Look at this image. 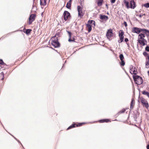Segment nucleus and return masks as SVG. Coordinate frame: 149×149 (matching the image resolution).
I'll list each match as a JSON object with an SVG mask.
<instances>
[{"label": "nucleus", "instance_id": "obj_1", "mask_svg": "<svg viewBox=\"0 0 149 149\" xmlns=\"http://www.w3.org/2000/svg\"><path fill=\"white\" fill-rule=\"evenodd\" d=\"M124 3L127 8H130L132 9L136 7V4L134 0H130V6H129V3L126 1H124Z\"/></svg>", "mask_w": 149, "mask_h": 149}, {"label": "nucleus", "instance_id": "obj_2", "mask_svg": "<svg viewBox=\"0 0 149 149\" xmlns=\"http://www.w3.org/2000/svg\"><path fill=\"white\" fill-rule=\"evenodd\" d=\"M133 77L135 83L137 85H140L143 83V81L142 78L139 76L134 75Z\"/></svg>", "mask_w": 149, "mask_h": 149}, {"label": "nucleus", "instance_id": "obj_3", "mask_svg": "<svg viewBox=\"0 0 149 149\" xmlns=\"http://www.w3.org/2000/svg\"><path fill=\"white\" fill-rule=\"evenodd\" d=\"M51 44L55 48L59 47L60 46V44L58 42L57 38H56V39L52 41Z\"/></svg>", "mask_w": 149, "mask_h": 149}, {"label": "nucleus", "instance_id": "obj_4", "mask_svg": "<svg viewBox=\"0 0 149 149\" xmlns=\"http://www.w3.org/2000/svg\"><path fill=\"white\" fill-rule=\"evenodd\" d=\"M144 29H141L137 27H134L132 30V32L137 34L140 33L141 31L143 32Z\"/></svg>", "mask_w": 149, "mask_h": 149}, {"label": "nucleus", "instance_id": "obj_5", "mask_svg": "<svg viewBox=\"0 0 149 149\" xmlns=\"http://www.w3.org/2000/svg\"><path fill=\"white\" fill-rule=\"evenodd\" d=\"M120 33H119V36L120 38V40H118V42L120 43L122 42L123 40L124 37L123 36L124 32L122 30H120Z\"/></svg>", "mask_w": 149, "mask_h": 149}, {"label": "nucleus", "instance_id": "obj_6", "mask_svg": "<svg viewBox=\"0 0 149 149\" xmlns=\"http://www.w3.org/2000/svg\"><path fill=\"white\" fill-rule=\"evenodd\" d=\"M77 10L78 12V16L81 18L83 15V13L82 8L79 6H78L77 7Z\"/></svg>", "mask_w": 149, "mask_h": 149}, {"label": "nucleus", "instance_id": "obj_7", "mask_svg": "<svg viewBox=\"0 0 149 149\" xmlns=\"http://www.w3.org/2000/svg\"><path fill=\"white\" fill-rule=\"evenodd\" d=\"M130 72L131 74L136 75L137 73V69L135 67H134L132 65H131L130 66Z\"/></svg>", "mask_w": 149, "mask_h": 149}, {"label": "nucleus", "instance_id": "obj_8", "mask_svg": "<svg viewBox=\"0 0 149 149\" xmlns=\"http://www.w3.org/2000/svg\"><path fill=\"white\" fill-rule=\"evenodd\" d=\"M64 19L66 21L68 19V17L70 16V13L68 11H65L63 14Z\"/></svg>", "mask_w": 149, "mask_h": 149}, {"label": "nucleus", "instance_id": "obj_9", "mask_svg": "<svg viewBox=\"0 0 149 149\" xmlns=\"http://www.w3.org/2000/svg\"><path fill=\"white\" fill-rule=\"evenodd\" d=\"M36 17V15L35 14H33L31 15L29 18V24H31L32 22L34 21L35 19V17Z\"/></svg>", "mask_w": 149, "mask_h": 149}, {"label": "nucleus", "instance_id": "obj_10", "mask_svg": "<svg viewBox=\"0 0 149 149\" xmlns=\"http://www.w3.org/2000/svg\"><path fill=\"white\" fill-rule=\"evenodd\" d=\"M107 36L108 39L109 38L113 36L112 30L111 29L108 30L106 34Z\"/></svg>", "mask_w": 149, "mask_h": 149}, {"label": "nucleus", "instance_id": "obj_11", "mask_svg": "<svg viewBox=\"0 0 149 149\" xmlns=\"http://www.w3.org/2000/svg\"><path fill=\"white\" fill-rule=\"evenodd\" d=\"M138 41L141 45L143 46L145 45H146L145 42H147V41L145 39L141 40L138 39Z\"/></svg>", "mask_w": 149, "mask_h": 149}, {"label": "nucleus", "instance_id": "obj_12", "mask_svg": "<svg viewBox=\"0 0 149 149\" xmlns=\"http://www.w3.org/2000/svg\"><path fill=\"white\" fill-rule=\"evenodd\" d=\"M141 102L143 106L147 109L149 107L148 104L146 101L145 100H141Z\"/></svg>", "mask_w": 149, "mask_h": 149}, {"label": "nucleus", "instance_id": "obj_13", "mask_svg": "<svg viewBox=\"0 0 149 149\" xmlns=\"http://www.w3.org/2000/svg\"><path fill=\"white\" fill-rule=\"evenodd\" d=\"M100 19L105 21H107L108 19V17L105 15H100Z\"/></svg>", "mask_w": 149, "mask_h": 149}, {"label": "nucleus", "instance_id": "obj_14", "mask_svg": "<svg viewBox=\"0 0 149 149\" xmlns=\"http://www.w3.org/2000/svg\"><path fill=\"white\" fill-rule=\"evenodd\" d=\"M72 1V0H70L67 3L66 6V7L67 8L69 9H70Z\"/></svg>", "mask_w": 149, "mask_h": 149}, {"label": "nucleus", "instance_id": "obj_15", "mask_svg": "<svg viewBox=\"0 0 149 149\" xmlns=\"http://www.w3.org/2000/svg\"><path fill=\"white\" fill-rule=\"evenodd\" d=\"M134 99H132L130 103V110L131 111L133 108V106L134 104Z\"/></svg>", "mask_w": 149, "mask_h": 149}, {"label": "nucleus", "instance_id": "obj_16", "mask_svg": "<svg viewBox=\"0 0 149 149\" xmlns=\"http://www.w3.org/2000/svg\"><path fill=\"white\" fill-rule=\"evenodd\" d=\"M139 39L141 40H143L144 39L145 36L144 34L142 33H140L139 35ZM139 39V38H138Z\"/></svg>", "mask_w": 149, "mask_h": 149}, {"label": "nucleus", "instance_id": "obj_17", "mask_svg": "<svg viewBox=\"0 0 149 149\" xmlns=\"http://www.w3.org/2000/svg\"><path fill=\"white\" fill-rule=\"evenodd\" d=\"M86 27L88 28V32H90L91 30H92V27L91 26V24H86Z\"/></svg>", "mask_w": 149, "mask_h": 149}, {"label": "nucleus", "instance_id": "obj_18", "mask_svg": "<svg viewBox=\"0 0 149 149\" xmlns=\"http://www.w3.org/2000/svg\"><path fill=\"white\" fill-rule=\"evenodd\" d=\"M46 0H40V4L41 6H45L46 5Z\"/></svg>", "mask_w": 149, "mask_h": 149}, {"label": "nucleus", "instance_id": "obj_19", "mask_svg": "<svg viewBox=\"0 0 149 149\" xmlns=\"http://www.w3.org/2000/svg\"><path fill=\"white\" fill-rule=\"evenodd\" d=\"M143 33H145L147 36L148 37L149 36V30H147L145 29H143Z\"/></svg>", "mask_w": 149, "mask_h": 149}, {"label": "nucleus", "instance_id": "obj_20", "mask_svg": "<svg viewBox=\"0 0 149 149\" xmlns=\"http://www.w3.org/2000/svg\"><path fill=\"white\" fill-rule=\"evenodd\" d=\"M142 93L144 95H147L149 98V93L148 92L144 91L142 92Z\"/></svg>", "mask_w": 149, "mask_h": 149}, {"label": "nucleus", "instance_id": "obj_21", "mask_svg": "<svg viewBox=\"0 0 149 149\" xmlns=\"http://www.w3.org/2000/svg\"><path fill=\"white\" fill-rule=\"evenodd\" d=\"M110 121L108 119H102L99 120V122L100 123H103L104 122H108Z\"/></svg>", "mask_w": 149, "mask_h": 149}, {"label": "nucleus", "instance_id": "obj_22", "mask_svg": "<svg viewBox=\"0 0 149 149\" xmlns=\"http://www.w3.org/2000/svg\"><path fill=\"white\" fill-rule=\"evenodd\" d=\"M103 0H99L97 1V4L99 6H100L102 5Z\"/></svg>", "mask_w": 149, "mask_h": 149}, {"label": "nucleus", "instance_id": "obj_23", "mask_svg": "<svg viewBox=\"0 0 149 149\" xmlns=\"http://www.w3.org/2000/svg\"><path fill=\"white\" fill-rule=\"evenodd\" d=\"M69 38L68 39V41L70 42L74 41L75 39L74 38H71V35L69 36Z\"/></svg>", "mask_w": 149, "mask_h": 149}, {"label": "nucleus", "instance_id": "obj_24", "mask_svg": "<svg viewBox=\"0 0 149 149\" xmlns=\"http://www.w3.org/2000/svg\"><path fill=\"white\" fill-rule=\"evenodd\" d=\"M87 24H93L95 25V21L93 20H89L88 21V23Z\"/></svg>", "mask_w": 149, "mask_h": 149}, {"label": "nucleus", "instance_id": "obj_25", "mask_svg": "<svg viewBox=\"0 0 149 149\" xmlns=\"http://www.w3.org/2000/svg\"><path fill=\"white\" fill-rule=\"evenodd\" d=\"M75 124H73L70 126L67 129V130H69V129H71L72 128H74L75 127Z\"/></svg>", "mask_w": 149, "mask_h": 149}, {"label": "nucleus", "instance_id": "obj_26", "mask_svg": "<svg viewBox=\"0 0 149 149\" xmlns=\"http://www.w3.org/2000/svg\"><path fill=\"white\" fill-rule=\"evenodd\" d=\"M36 7L35 6L34 4L33 5L31 10L32 11H36Z\"/></svg>", "mask_w": 149, "mask_h": 149}, {"label": "nucleus", "instance_id": "obj_27", "mask_svg": "<svg viewBox=\"0 0 149 149\" xmlns=\"http://www.w3.org/2000/svg\"><path fill=\"white\" fill-rule=\"evenodd\" d=\"M31 29H27L25 31V33L27 34H29L31 32Z\"/></svg>", "mask_w": 149, "mask_h": 149}, {"label": "nucleus", "instance_id": "obj_28", "mask_svg": "<svg viewBox=\"0 0 149 149\" xmlns=\"http://www.w3.org/2000/svg\"><path fill=\"white\" fill-rule=\"evenodd\" d=\"M127 109H128V108H127L126 109H122L119 112V113H124L125 111Z\"/></svg>", "mask_w": 149, "mask_h": 149}, {"label": "nucleus", "instance_id": "obj_29", "mask_svg": "<svg viewBox=\"0 0 149 149\" xmlns=\"http://www.w3.org/2000/svg\"><path fill=\"white\" fill-rule=\"evenodd\" d=\"M119 57L121 60H123L124 57L123 55L122 54H120L119 56Z\"/></svg>", "mask_w": 149, "mask_h": 149}, {"label": "nucleus", "instance_id": "obj_30", "mask_svg": "<svg viewBox=\"0 0 149 149\" xmlns=\"http://www.w3.org/2000/svg\"><path fill=\"white\" fill-rule=\"evenodd\" d=\"M144 6L147 8H149V3H147L143 5Z\"/></svg>", "mask_w": 149, "mask_h": 149}, {"label": "nucleus", "instance_id": "obj_31", "mask_svg": "<svg viewBox=\"0 0 149 149\" xmlns=\"http://www.w3.org/2000/svg\"><path fill=\"white\" fill-rule=\"evenodd\" d=\"M121 62L120 63L121 65L124 66L125 64V63L123 60H121Z\"/></svg>", "mask_w": 149, "mask_h": 149}, {"label": "nucleus", "instance_id": "obj_32", "mask_svg": "<svg viewBox=\"0 0 149 149\" xmlns=\"http://www.w3.org/2000/svg\"><path fill=\"white\" fill-rule=\"evenodd\" d=\"M0 64L2 65H5V63L3 62V60L1 59H0Z\"/></svg>", "mask_w": 149, "mask_h": 149}, {"label": "nucleus", "instance_id": "obj_33", "mask_svg": "<svg viewBox=\"0 0 149 149\" xmlns=\"http://www.w3.org/2000/svg\"><path fill=\"white\" fill-rule=\"evenodd\" d=\"M145 50L147 52H149V46H147L145 48Z\"/></svg>", "mask_w": 149, "mask_h": 149}, {"label": "nucleus", "instance_id": "obj_34", "mask_svg": "<svg viewBox=\"0 0 149 149\" xmlns=\"http://www.w3.org/2000/svg\"><path fill=\"white\" fill-rule=\"evenodd\" d=\"M84 123H79L78 125H77L76 126L77 127L78 126H81L83 124H84Z\"/></svg>", "mask_w": 149, "mask_h": 149}, {"label": "nucleus", "instance_id": "obj_35", "mask_svg": "<svg viewBox=\"0 0 149 149\" xmlns=\"http://www.w3.org/2000/svg\"><path fill=\"white\" fill-rule=\"evenodd\" d=\"M1 75L2 76V78L1 79V80H3L4 78L3 73L2 72V73L1 74Z\"/></svg>", "mask_w": 149, "mask_h": 149}, {"label": "nucleus", "instance_id": "obj_36", "mask_svg": "<svg viewBox=\"0 0 149 149\" xmlns=\"http://www.w3.org/2000/svg\"><path fill=\"white\" fill-rule=\"evenodd\" d=\"M143 55L144 56H148V53H147L146 52H143Z\"/></svg>", "mask_w": 149, "mask_h": 149}, {"label": "nucleus", "instance_id": "obj_37", "mask_svg": "<svg viewBox=\"0 0 149 149\" xmlns=\"http://www.w3.org/2000/svg\"><path fill=\"white\" fill-rule=\"evenodd\" d=\"M146 68H148L149 67V63H146Z\"/></svg>", "mask_w": 149, "mask_h": 149}, {"label": "nucleus", "instance_id": "obj_38", "mask_svg": "<svg viewBox=\"0 0 149 149\" xmlns=\"http://www.w3.org/2000/svg\"><path fill=\"white\" fill-rule=\"evenodd\" d=\"M67 32H68V34L69 36H70L72 35V33H71L69 31H67Z\"/></svg>", "mask_w": 149, "mask_h": 149}, {"label": "nucleus", "instance_id": "obj_39", "mask_svg": "<svg viewBox=\"0 0 149 149\" xmlns=\"http://www.w3.org/2000/svg\"><path fill=\"white\" fill-rule=\"evenodd\" d=\"M124 24L125 27L127 26V24L126 22H124Z\"/></svg>", "mask_w": 149, "mask_h": 149}, {"label": "nucleus", "instance_id": "obj_40", "mask_svg": "<svg viewBox=\"0 0 149 149\" xmlns=\"http://www.w3.org/2000/svg\"><path fill=\"white\" fill-rule=\"evenodd\" d=\"M116 0H111V3H115Z\"/></svg>", "mask_w": 149, "mask_h": 149}, {"label": "nucleus", "instance_id": "obj_41", "mask_svg": "<svg viewBox=\"0 0 149 149\" xmlns=\"http://www.w3.org/2000/svg\"><path fill=\"white\" fill-rule=\"evenodd\" d=\"M125 41L126 42H127L129 40H128V38H125Z\"/></svg>", "mask_w": 149, "mask_h": 149}, {"label": "nucleus", "instance_id": "obj_42", "mask_svg": "<svg viewBox=\"0 0 149 149\" xmlns=\"http://www.w3.org/2000/svg\"><path fill=\"white\" fill-rule=\"evenodd\" d=\"M143 16V15H136V16H139V17L141 18L142 16Z\"/></svg>", "mask_w": 149, "mask_h": 149}, {"label": "nucleus", "instance_id": "obj_43", "mask_svg": "<svg viewBox=\"0 0 149 149\" xmlns=\"http://www.w3.org/2000/svg\"><path fill=\"white\" fill-rule=\"evenodd\" d=\"M146 63H147L149 64V59H148V60H147Z\"/></svg>", "mask_w": 149, "mask_h": 149}, {"label": "nucleus", "instance_id": "obj_44", "mask_svg": "<svg viewBox=\"0 0 149 149\" xmlns=\"http://www.w3.org/2000/svg\"><path fill=\"white\" fill-rule=\"evenodd\" d=\"M147 149H149V144L147 145Z\"/></svg>", "mask_w": 149, "mask_h": 149}, {"label": "nucleus", "instance_id": "obj_45", "mask_svg": "<svg viewBox=\"0 0 149 149\" xmlns=\"http://www.w3.org/2000/svg\"><path fill=\"white\" fill-rule=\"evenodd\" d=\"M147 58L148 59H149V55L148 54V55L147 56Z\"/></svg>", "mask_w": 149, "mask_h": 149}, {"label": "nucleus", "instance_id": "obj_46", "mask_svg": "<svg viewBox=\"0 0 149 149\" xmlns=\"http://www.w3.org/2000/svg\"><path fill=\"white\" fill-rule=\"evenodd\" d=\"M148 75L149 76V70L148 72Z\"/></svg>", "mask_w": 149, "mask_h": 149}, {"label": "nucleus", "instance_id": "obj_47", "mask_svg": "<svg viewBox=\"0 0 149 149\" xmlns=\"http://www.w3.org/2000/svg\"><path fill=\"white\" fill-rule=\"evenodd\" d=\"M53 38H56V36H54L53 37Z\"/></svg>", "mask_w": 149, "mask_h": 149}, {"label": "nucleus", "instance_id": "obj_48", "mask_svg": "<svg viewBox=\"0 0 149 149\" xmlns=\"http://www.w3.org/2000/svg\"><path fill=\"white\" fill-rule=\"evenodd\" d=\"M106 6L107 7H108V6H107V4H106Z\"/></svg>", "mask_w": 149, "mask_h": 149}, {"label": "nucleus", "instance_id": "obj_49", "mask_svg": "<svg viewBox=\"0 0 149 149\" xmlns=\"http://www.w3.org/2000/svg\"><path fill=\"white\" fill-rule=\"evenodd\" d=\"M142 15H143H143H145V14H142Z\"/></svg>", "mask_w": 149, "mask_h": 149}, {"label": "nucleus", "instance_id": "obj_50", "mask_svg": "<svg viewBox=\"0 0 149 149\" xmlns=\"http://www.w3.org/2000/svg\"><path fill=\"white\" fill-rule=\"evenodd\" d=\"M14 138L15 139L17 140L16 139L15 137H14Z\"/></svg>", "mask_w": 149, "mask_h": 149}, {"label": "nucleus", "instance_id": "obj_51", "mask_svg": "<svg viewBox=\"0 0 149 149\" xmlns=\"http://www.w3.org/2000/svg\"><path fill=\"white\" fill-rule=\"evenodd\" d=\"M107 14H109V13H107Z\"/></svg>", "mask_w": 149, "mask_h": 149}, {"label": "nucleus", "instance_id": "obj_52", "mask_svg": "<svg viewBox=\"0 0 149 149\" xmlns=\"http://www.w3.org/2000/svg\"><path fill=\"white\" fill-rule=\"evenodd\" d=\"M35 0H33V1H34Z\"/></svg>", "mask_w": 149, "mask_h": 149}]
</instances>
